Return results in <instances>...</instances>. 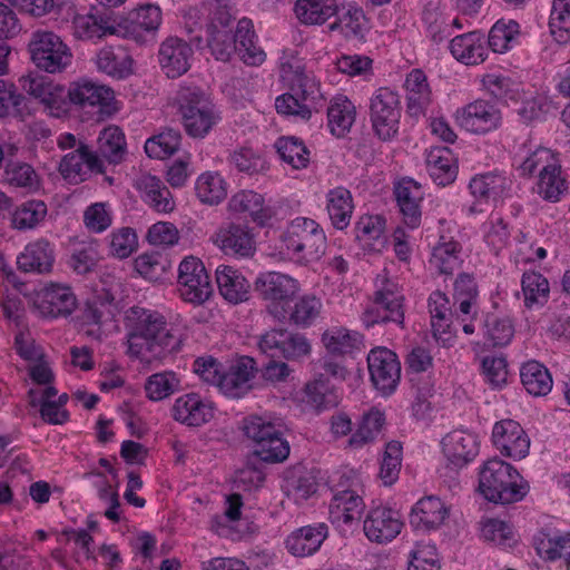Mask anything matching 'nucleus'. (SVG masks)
<instances>
[{
	"instance_id": "obj_1",
	"label": "nucleus",
	"mask_w": 570,
	"mask_h": 570,
	"mask_svg": "<svg viewBox=\"0 0 570 570\" xmlns=\"http://www.w3.org/2000/svg\"><path fill=\"white\" fill-rule=\"evenodd\" d=\"M124 325L130 357L149 363L180 350V335L158 311L132 306L125 314Z\"/></svg>"
},
{
	"instance_id": "obj_2",
	"label": "nucleus",
	"mask_w": 570,
	"mask_h": 570,
	"mask_svg": "<svg viewBox=\"0 0 570 570\" xmlns=\"http://www.w3.org/2000/svg\"><path fill=\"white\" fill-rule=\"evenodd\" d=\"M479 491L488 501L510 504L528 494L529 484L511 464L493 458L480 468Z\"/></svg>"
},
{
	"instance_id": "obj_3",
	"label": "nucleus",
	"mask_w": 570,
	"mask_h": 570,
	"mask_svg": "<svg viewBox=\"0 0 570 570\" xmlns=\"http://www.w3.org/2000/svg\"><path fill=\"white\" fill-rule=\"evenodd\" d=\"M404 294L396 279L386 271L376 275L372 303L361 315L362 324L371 328L381 323H394L401 327L404 324Z\"/></svg>"
},
{
	"instance_id": "obj_4",
	"label": "nucleus",
	"mask_w": 570,
	"mask_h": 570,
	"mask_svg": "<svg viewBox=\"0 0 570 570\" xmlns=\"http://www.w3.org/2000/svg\"><path fill=\"white\" fill-rule=\"evenodd\" d=\"M240 429L253 444V454L259 460L278 463L288 458L291 448L279 423L267 416L252 414L242 420Z\"/></svg>"
},
{
	"instance_id": "obj_5",
	"label": "nucleus",
	"mask_w": 570,
	"mask_h": 570,
	"mask_svg": "<svg viewBox=\"0 0 570 570\" xmlns=\"http://www.w3.org/2000/svg\"><path fill=\"white\" fill-rule=\"evenodd\" d=\"M177 104L186 132L193 138H205L220 121V114L210 98L197 87H181Z\"/></svg>"
},
{
	"instance_id": "obj_6",
	"label": "nucleus",
	"mask_w": 570,
	"mask_h": 570,
	"mask_svg": "<svg viewBox=\"0 0 570 570\" xmlns=\"http://www.w3.org/2000/svg\"><path fill=\"white\" fill-rule=\"evenodd\" d=\"M282 248L291 258L298 261L318 259L326 249L323 227L308 217H296L289 222L279 237Z\"/></svg>"
},
{
	"instance_id": "obj_7",
	"label": "nucleus",
	"mask_w": 570,
	"mask_h": 570,
	"mask_svg": "<svg viewBox=\"0 0 570 570\" xmlns=\"http://www.w3.org/2000/svg\"><path fill=\"white\" fill-rule=\"evenodd\" d=\"M254 288L267 312L283 322L287 316V307L301 291V285L288 274L271 271L257 275Z\"/></svg>"
},
{
	"instance_id": "obj_8",
	"label": "nucleus",
	"mask_w": 570,
	"mask_h": 570,
	"mask_svg": "<svg viewBox=\"0 0 570 570\" xmlns=\"http://www.w3.org/2000/svg\"><path fill=\"white\" fill-rule=\"evenodd\" d=\"M370 120L374 135L391 141L399 135L402 106L400 95L389 87L377 88L370 98Z\"/></svg>"
},
{
	"instance_id": "obj_9",
	"label": "nucleus",
	"mask_w": 570,
	"mask_h": 570,
	"mask_svg": "<svg viewBox=\"0 0 570 570\" xmlns=\"http://www.w3.org/2000/svg\"><path fill=\"white\" fill-rule=\"evenodd\" d=\"M32 62L49 73L61 72L72 62V52L52 31L37 30L29 42Z\"/></svg>"
},
{
	"instance_id": "obj_10",
	"label": "nucleus",
	"mask_w": 570,
	"mask_h": 570,
	"mask_svg": "<svg viewBox=\"0 0 570 570\" xmlns=\"http://www.w3.org/2000/svg\"><path fill=\"white\" fill-rule=\"evenodd\" d=\"M281 78L288 83L299 99L308 105L311 109H317L325 100L320 81L314 73L307 71L302 61L294 55L283 52L279 58Z\"/></svg>"
},
{
	"instance_id": "obj_11",
	"label": "nucleus",
	"mask_w": 570,
	"mask_h": 570,
	"mask_svg": "<svg viewBox=\"0 0 570 570\" xmlns=\"http://www.w3.org/2000/svg\"><path fill=\"white\" fill-rule=\"evenodd\" d=\"M177 274V291L184 302L202 305L210 298L213 294L210 276L199 258L185 257L178 265Z\"/></svg>"
},
{
	"instance_id": "obj_12",
	"label": "nucleus",
	"mask_w": 570,
	"mask_h": 570,
	"mask_svg": "<svg viewBox=\"0 0 570 570\" xmlns=\"http://www.w3.org/2000/svg\"><path fill=\"white\" fill-rule=\"evenodd\" d=\"M456 125L474 135H487L502 125L500 108L490 100L476 99L454 112Z\"/></svg>"
},
{
	"instance_id": "obj_13",
	"label": "nucleus",
	"mask_w": 570,
	"mask_h": 570,
	"mask_svg": "<svg viewBox=\"0 0 570 570\" xmlns=\"http://www.w3.org/2000/svg\"><path fill=\"white\" fill-rule=\"evenodd\" d=\"M104 170V160L82 141H79L75 150L66 154L58 166L61 177L72 185L81 184L92 174H102Z\"/></svg>"
},
{
	"instance_id": "obj_14",
	"label": "nucleus",
	"mask_w": 570,
	"mask_h": 570,
	"mask_svg": "<svg viewBox=\"0 0 570 570\" xmlns=\"http://www.w3.org/2000/svg\"><path fill=\"white\" fill-rule=\"evenodd\" d=\"M370 377L383 395L392 394L401 379V364L397 355L387 347L377 346L367 355Z\"/></svg>"
},
{
	"instance_id": "obj_15",
	"label": "nucleus",
	"mask_w": 570,
	"mask_h": 570,
	"mask_svg": "<svg viewBox=\"0 0 570 570\" xmlns=\"http://www.w3.org/2000/svg\"><path fill=\"white\" fill-rule=\"evenodd\" d=\"M21 88L38 99L51 116L60 117L68 110V91L45 76L27 75L19 79Z\"/></svg>"
},
{
	"instance_id": "obj_16",
	"label": "nucleus",
	"mask_w": 570,
	"mask_h": 570,
	"mask_svg": "<svg viewBox=\"0 0 570 570\" xmlns=\"http://www.w3.org/2000/svg\"><path fill=\"white\" fill-rule=\"evenodd\" d=\"M403 525L399 511L381 505L368 511L363 522V530L371 542L385 544L401 533Z\"/></svg>"
},
{
	"instance_id": "obj_17",
	"label": "nucleus",
	"mask_w": 570,
	"mask_h": 570,
	"mask_svg": "<svg viewBox=\"0 0 570 570\" xmlns=\"http://www.w3.org/2000/svg\"><path fill=\"white\" fill-rule=\"evenodd\" d=\"M492 443L503 455L513 460L525 458L530 449V439L523 428L514 420H501L493 425Z\"/></svg>"
},
{
	"instance_id": "obj_18",
	"label": "nucleus",
	"mask_w": 570,
	"mask_h": 570,
	"mask_svg": "<svg viewBox=\"0 0 570 570\" xmlns=\"http://www.w3.org/2000/svg\"><path fill=\"white\" fill-rule=\"evenodd\" d=\"M77 306V298L68 285L50 283L39 291L35 307L43 317L58 318L69 316Z\"/></svg>"
},
{
	"instance_id": "obj_19",
	"label": "nucleus",
	"mask_w": 570,
	"mask_h": 570,
	"mask_svg": "<svg viewBox=\"0 0 570 570\" xmlns=\"http://www.w3.org/2000/svg\"><path fill=\"white\" fill-rule=\"evenodd\" d=\"M453 228L444 220L440 222L439 238L432 247L430 265L440 274L452 275L461 267L462 245L455 240Z\"/></svg>"
},
{
	"instance_id": "obj_20",
	"label": "nucleus",
	"mask_w": 570,
	"mask_h": 570,
	"mask_svg": "<svg viewBox=\"0 0 570 570\" xmlns=\"http://www.w3.org/2000/svg\"><path fill=\"white\" fill-rule=\"evenodd\" d=\"M228 208L234 214H245L261 227L272 226L277 220L275 206L265 204L261 194L253 190H240L232 196Z\"/></svg>"
},
{
	"instance_id": "obj_21",
	"label": "nucleus",
	"mask_w": 570,
	"mask_h": 570,
	"mask_svg": "<svg viewBox=\"0 0 570 570\" xmlns=\"http://www.w3.org/2000/svg\"><path fill=\"white\" fill-rule=\"evenodd\" d=\"M442 451L450 463L462 468L479 454V436L469 430L456 429L449 432L441 441Z\"/></svg>"
},
{
	"instance_id": "obj_22",
	"label": "nucleus",
	"mask_w": 570,
	"mask_h": 570,
	"mask_svg": "<svg viewBox=\"0 0 570 570\" xmlns=\"http://www.w3.org/2000/svg\"><path fill=\"white\" fill-rule=\"evenodd\" d=\"M364 508L363 498L353 485L335 489L328 504L330 520L338 528L351 525L361 519Z\"/></svg>"
},
{
	"instance_id": "obj_23",
	"label": "nucleus",
	"mask_w": 570,
	"mask_h": 570,
	"mask_svg": "<svg viewBox=\"0 0 570 570\" xmlns=\"http://www.w3.org/2000/svg\"><path fill=\"white\" fill-rule=\"evenodd\" d=\"M193 55L194 51L188 42L177 37H169L160 43L158 62L164 73L175 79L189 70Z\"/></svg>"
},
{
	"instance_id": "obj_24",
	"label": "nucleus",
	"mask_w": 570,
	"mask_h": 570,
	"mask_svg": "<svg viewBox=\"0 0 570 570\" xmlns=\"http://www.w3.org/2000/svg\"><path fill=\"white\" fill-rule=\"evenodd\" d=\"M214 244L225 254L235 257H250L256 250L254 234L247 226L229 224L220 227L213 236Z\"/></svg>"
},
{
	"instance_id": "obj_25",
	"label": "nucleus",
	"mask_w": 570,
	"mask_h": 570,
	"mask_svg": "<svg viewBox=\"0 0 570 570\" xmlns=\"http://www.w3.org/2000/svg\"><path fill=\"white\" fill-rule=\"evenodd\" d=\"M171 415L184 425L202 426L214 417V406L197 393H186L175 400Z\"/></svg>"
},
{
	"instance_id": "obj_26",
	"label": "nucleus",
	"mask_w": 570,
	"mask_h": 570,
	"mask_svg": "<svg viewBox=\"0 0 570 570\" xmlns=\"http://www.w3.org/2000/svg\"><path fill=\"white\" fill-rule=\"evenodd\" d=\"M533 547L543 561L561 560L570 570V531L542 529L533 537Z\"/></svg>"
},
{
	"instance_id": "obj_27",
	"label": "nucleus",
	"mask_w": 570,
	"mask_h": 570,
	"mask_svg": "<svg viewBox=\"0 0 570 570\" xmlns=\"http://www.w3.org/2000/svg\"><path fill=\"white\" fill-rule=\"evenodd\" d=\"M432 334L443 346L451 345L454 340L452 331V304L445 293L434 291L428 298Z\"/></svg>"
},
{
	"instance_id": "obj_28",
	"label": "nucleus",
	"mask_w": 570,
	"mask_h": 570,
	"mask_svg": "<svg viewBox=\"0 0 570 570\" xmlns=\"http://www.w3.org/2000/svg\"><path fill=\"white\" fill-rule=\"evenodd\" d=\"M55 261V245L46 238H38L28 243L17 256V266L23 273L48 274Z\"/></svg>"
},
{
	"instance_id": "obj_29",
	"label": "nucleus",
	"mask_w": 570,
	"mask_h": 570,
	"mask_svg": "<svg viewBox=\"0 0 570 570\" xmlns=\"http://www.w3.org/2000/svg\"><path fill=\"white\" fill-rule=\"evenodd\" d=\"M328 532V525L325 522L301 527L287 537L285 541L286 549L295 557L313 556L327 539Z\"/></svg>"
},
{
	"instance_id": "obj_30",
	"label": "nucleus",
	"mask_w": 570,
	"mask_h": 570,
	"mask_svg": "<svg viewBox=\"0 0 570 570\" xmlns=\"http://www.w3.org/2000/svg\"><path fill=\"white\" fill-rule=\"evenodd\" d=\"M395 197L404 224L414 229L421 224V202L424 197L422 186L412 178H403L395 186Z\"/></svg>"
},
{
	"instance_id": "obj_31",
	"label": "nucleus",
	"mask_w": 570,
	"mask_h": 570,
	"mask_svg": "<svg viewBox=\"0 0 570 570\" xmlns=\"http://www.w3.org/2000/svg\"><path fill=\"white\" fill-rule=\"evenodd\" d=\"M450 51L458 61L466 66H476L487 60L489 47L484 33L474 30L454 37L450 41Z\"/></svg>"
},
{
	"instance_id": "obj_32",
	"label": "nucleus",
	"mask_w": 570,
	"mask_h": 570,
	"mask_svg": "<svg viewBox=\"0 0 570 570\" xmlns=\"http://www.w3.org/2000/svg\"><path fill=\"white\" fill-rule=\"evenodd\" d=\"M254 360L245 357L232 365L227 371H223L218 390L227 397L240 399L252 389L254 379Z\"/></svg>"
},
{
	"instance_id": "obj_33",
	"label": "nucleus",
	"mask_w": 570,
	"mask_h": 570,
	"mask_svg": "<svg viewBox=\"0 0 570 570\" xmlns=\"http://www.w3.org/2000/svg\"><path fill=\"white\" fill-rule=\"evenodd\" d=\"M404 88L409 116L413 118L424 116L432 104V91L424 71L411 70L405 78Z\"/></svg>"
},
{
	"instance_id": "obj_34",
	"label": "nucleus",
	"mask_w": 570,
	"mask_h": 570,
	"mask_svg": "<svg viewBox=\"0 0 570 570\" xmlns=\"http://www.w3.org/2000/svg\"><path fill=\"white\" fill-rule=\"evenodd\" d=\"M219 294L225 301L237 305L250 296V283L244 274L229 265H219L215 272Z\"/></svg>"
},
{
	"instance_id": "obj_35",
	"label": "nucleus",
	"mask_w": 570,
	"mask_h": 570,
	"mask_svg": "<svg viewBox=\"0 0 570 570\" xmlns=\"http://www.w3.org/2000/svg\"><path fill=\"white\" fill-rule=\"evenodd\" d=\"M235 55L246 65L258 67L266 60V52L258 43V36L255 32L253 21L242 18L236 26V51Z\"/></svg>"
},
{
	"instance_id": "obj_36",
	"label": "nucleus",
	"mask_w": 570,
	"mask_h": 570,
	"mask_svg": "<svg viewBox=\"0 0 570 570\" xmlns=\"http://www.w3.org/2000/svg\"><path fill=\"white\" fill-rule=\"evenodd\" d=\"M425 168L438 186H449L456 179L458 163L448 147H432L425 157Z\"/></svg>"
},
{
	"instance_id": "obj_37",
	"label": "nucleus",
	"mask_w": 570,
	"mask_h": 570,
	"mask_svg": "<svg viewBox=\"0 0 570 570\" xmlns=\"http://www.w3.org/2000/svg\"><path fill=\"white\" fill-rule=\"evenodd\" d=\"M449 511L436 497L429 495L419 500L412 508L410 523L421 531L438 529L446 519Z\"/></svg>"
},
{
	"instance_id": "obj_38",
	"label": "nucleus",
	"mask_w": 570,
	"mask_h": 570,
	"mask_svg": "<svg viewBox=\"0 0 570 570\" xmlns=\"http://www.w3.org/2000/svg\"><path fill=\"white\" fill-rule=\"evenodd\" d=\"M141 198L158 213H170L175 208L174 197L164 181L154 175L141 174L135 184Z\"/></svg>"
},
{
	"instance_id": "obj_39",
	"label": "nucleus",
	"mask_w": 570,
	"mask_h": 570,
	"mask_svg": "<svg viewBox=\"0 0 570 570\" xmlns=\"http://www.w3.org/2000/svg\"><path fill=\"white\" fill-rule=\"evenodd\" d=\"M69 101L80 108H107L114 100V91L106 86L83 80L75 82L68 89Z\"/></svg>"
},
{
	"instance_id": "obj_40",
	"label": "nucleus",
	"mask_w": 570,
	"mask_h": 570,
	"mask_svg": "<svg viewBox=\"0 0 570 570\" xmlns=\"http://www.w3.org/2000/svg\"><path fill=\"white\" fill-rule=\"evenodd\" d=\"M511 187V179L500 171L474 175L469 183L471 195L480 203L497 200Z\"/></svg>"
},
{
	"instance_id": "obj_41",
	"label": "nucleus",
	"mask_w": 570,
	"mask_h": 570,
	"mask_svg": "<svg viewBox=\"0 0 570 570\" xmlns=\"http://www.w3.org/2000/svg\"><path fill=\"white\" fill-rule=\"evenodd\" d=\"M96 66L108 76L124 79L132 73L134 59L122 46H106L97 52Z\"/></svg>"
},
{
	"instance_id": "obj_42",
	"label": "nucleus",
	"mask_w": 570,
	"mask_h": 570,
	"mask_svg": "<svg viewBox=\"0 0 570 570\" xmlns=\"http://www.w3.org/2000/svg\"><path fill=\"white\" fill-rule=\"evenodd\" d=\"M321 341L328 354L337 356L352 354L364 347L363 334L343 326L326 328L322 334Z\"/></svg>"
},
{
	"instance_id": "obj_43",
	"label": "nucleus",
	"mask_w": 570,
	"mask_h": 570,
	"mask_svg": "<svg viewBox=\"0 0 570 570\" xmlns=\"http://www.w3.org/2000/svg\"><path fill=\"white\" fill-rule=\"evenodd\" d=\"M385 425L383 411L372 407L357 422L356 430L347 439V448L360 450L376 441Z\"/></svg>"
},
{
	"instance_id": "obj_44",
	"label": "nucleus",
	"mask_w": 570,
	"mask_h": 570,
	"mask_svg": "<svg viewBox=\"0 0 570 570\" xmlns=\"http://www.w3.org/2000/svg\"><path fill=\"white\" fill-rule=\"evenodd\" d=\"M326 212L334 228L345 229L354 210V203L351 191L342 186L330 189L325 196Z\"/></svg>"
},
{
	"instance_id": "obj_45",
	"label": "nucleus",
	"mask_w": 570,
	"mask_h": 570,
	"mask_svg": "<svg viewBox=\"0 0 570 570\" xmlns=\"http://www.w3.org/2000/svg\"><path fill=\"white\" fill-rule=\"evenodd\" d=\"M520 379L524 390L535 397L548 395L553 386L551 373L542 363L535 360L521 365Z\"/></svg>"
},
{
	"instance_id": "obj_46",
	"label": "nucleus",
	"mask_w": 570,
	"mask_h": 570,
	"mask_svg": "<svg viewBox=\"0 0 570 570\" xmlns=\"http://www.w3.org/2000/svg\"><path fill=\"white\" fill-rule=\"evenodd\" d=\"M355 117V106L347 97L337 96L331 100L327 108V126L333 136L344 137L351 130Z\"/></svg>"
},
{
	"instance_id": "obj_47",
	"label": "nucleus",
	"mask_w": 570,
	"mask_h": 570,
	"mask_svg": "<svg viewBox=\"0 0 570 570\" xmlns=\"http://www.w3.org/2000/svg\"><path fill=\"white\" fill-rule=\"evenodd\" d=\"M323 303L320 297L314 294H304L299 296L294 304L287 307V316L285 321L291 324L307 328L316 323L321 316Z\"/></svg>"
},
{
	"instance_id": "obj_48",
	"label": "nucleus",
	"mask_w": 570,
	"mask_h": 570,
	"mask_svg": "<svg viewBox=\"0 0 570 570\" xmlns=\"http://www.w3.org/2000/svg\"><path fill=\"white\" fill-rule=\"evenodd\" d=\"M206 33L212 56L218 61H229L236 51V30L233 32L227 26L210 23Z\"/></svg>"
},
{
	"instance_id": "obj_49",
	"label": "nucleus",
	"mask_w": 570,
	"mask_h": 570,
	"mask_svg": "<svg viewBox=\"0 0 570 570\" xmlns=\"http://www.w3.org/2000/svg\"><path fill=\"white\" fill-rule=\"evenodd\" d=\"M521 291L524 306L529 309L540 308L550 297V284L539 272L528 271L521 277Z\"/></svg>"
},
{
	"instance_id": "obj_50",
	"label": "nucleus",
	"mask_w": 570,
	"mask_h": 570,
	"mask_svg": "<svg viewBox=\"0 0 570 570\" xmlns=\"http://www.w3.org/2000/svg\"><path fill=\"white\" fill-rule=\"evenodd\" d=\"M484 344L491 347H504L514 336V325L507 316L489 313L482 323Z\"/></svg>"
},
{
	"instance_id": "obj_51",
	"label": "nucleus",
	"mask_w": 570,
	"mask_h": 570,
	"mask_svg": "<svg viewBox=\"0 0 570 570\" xmlns=\"http://www.w3.org/2000/svg\"><path fill=\"white\" fill-rule=\"evenodd\" d=\"M228 184L218 171H205L195 181V194L206 205H218L227 196Z\"/></svg>"
},
{
	"instance_id": "obj_52",
	"label": "nucleus",
	"mask_w": 570,
	"mask_h": 570,
	"mask_svg": "<svg viewBox=\"0 0 570 570\" xmlns=\"http://www.w3.org/2000/svg\"><path fill=\"white\" fill-rule=\"evenodd\" d=\"M520 24L515 20H498L490 29L487 46L495 53H505L518 45Z\"/></svg>"
},
{
	"instance_id": "obj_53",
	"label": "nucleus",
	"mask_w": 570,
	"mask_h": 570,
	"mask_svg": "<svg viewBox=\"0 0 570 570\" xmlns=\"http://www.w3.org/2000/svg\"><path fill=\"white\" fill-rule=\"evenodd\" d=\"M73 36L80 40L100 39L106 35H114L116 28L102 16L94 13H78L72 21Z\"/></svg>"
},
{
	"instance_id": "obj_54",
	"label": "nucleus",
	"mask_w": 570,
	"mask_h": 570,
	"mask_svg": "<svg viewBox=\"0 0 570 570\" xmlns=\"http://www.w3.org/2000/svg\"><path fill=\"white\" fill-rule=\"evenodd\" d=\"M337 13L335 0H297L295 14L304 24H322Z\"/></svg>"
},
{
	"instance_id": "obj_55",
	"label": "nucleus",
	"mask_w": 570,
	"mask_h": 570,
	"mask_svg": "<svg viewBox=\"0 0 570 570\" xmlns=\"http://www.w3.org/2000/svg\"><path fill=\"white\" fill-rule=\"evenodd\" d=\"M331 29L338 30L346 39L362 40L368 30V26L363 10L350 6L331 24Z\"/></svg>"
},
{
	"instance_id": "obj_56",
	"label": "nucleus",
	"mask_w": 570,
	"mask_h": 570,
	"mask_svg": "<svg viewBox=\"0 0 570 570\" xmlns=\"http://www.w3.org/2000/svg\"><path fill=\"white\" fill-rule=\"evenodd\" d=\"M306 401L316 411H325L338 405L341 395L338 390L323 377L306 384Z\"/></svg>"
},
{
	"instance_id": "obj_57",
	"label": "nucleus",
	"mask_w": 570,
	"mask_h": 570,
	"mask_svg": "<svg viewBox=\"0 0 570 570\" xmlns=\"http://www.w3.org/2000/svg\"><path fill=\"white\" fill-rule=\"evenodd\" d=\"M180 389V379L173 371L151 374L145 382V393L148 400L163 401Z\"/></svg>"
},
{
	"instance_id": "obj_58",
	"label": "nucleus",
	"mask_w": 570,
	"mask_h": 570,
	"mask_svg": "<svg viewBox=\"0 0 570 570\" xmlns=\"http://www.w3.org/2000/svg\"><path fill=\"white\" fill-rule=\"evenodd\" d=\"M480 537L487 542L499 547H512L517 540L512 525L497 518H483L479 522Z\"/></svg>"
},
{
	"instance_id": "obj_59",
	"label": "nucleus",
	"mask_w": 570,
	"mask_h": 570,
	"mask_svg": "<svg viewBox=\"0 0 570 570\" xmlns=\"http://www.w3.org/2000/svg\"><path fill=\"white\" fill-rule=\"evenodd\" d=\"M275 146L282 160L293 169L306 168L309 164V150L306 148L303 140L293 136L281 137L277 139Z\"/></svg>"
},
{
	"instance_id": "obj_60",
	"label": "nucleus",
	"mask_w": 570,
	"mask_h": 570,
	"mask_svg": "<svg viewBox=\"0 0 570 570\" xmlns=\"http://www.w3.org/2000/svg\"><path fill=\"white\" fill-rule=\"evenodd\" d=\"M428 36L436 43L451 36L450 16L439 6L429 3L422 13Z\"/></svg>"
},
{
	"instance_id": "obj_61",
	"label": "nucleus",
	"mask_w": 570,
	"mask_h": 570,
	"mask_svg": "<svg viewBox=\"0 0 570 570\" xmlns=\"http://www.w3.org/2000/svg\"><path fill=\"white\" fill-rule=\"evenodd\" d=\"M180 132L175 129H165L158 135L148 138L145 151L150 158L165 159L175 154L180 145Z\"/></svg>"
},
{
	"instance_id": "obj_62",
	"label": "nucleus",
	"mask_w": 570,
	"mask_h": 570,
	"mask_svg": "<svg viewBox=\"0 0 570 570\" xmlns=\"http://www.w3.org/2000/svg\"><path fill=\"white\" fill-rule=\"evenodd\" d=\"M549 29L558 43L570 41V0H553L549 17Z\"/></svg>"
},
{
	"instance_id": "obj_63",
	"label": "nucleus",
	"mask_w": 570,
	"mask_h": 570,
	"mask_svg": "<svg viewBox=\"0 0 570 570\" xmlns=\"http://www.w3.org/2000/svg\"><path fill=\"white\" fill-rule=\"evenodd\" d=\"M47 206L41 200H28L12 213L11 226L18 230L32 229L45 219Z\"/></svg>"
},
{
	"instance_id": "obj_64",
	"label": "nucleus",
	"mask_w": 570,
	"mask_h": 570,
	"mask_svg": "<svg viewBox=\"0 0 570 570\" xmlns=\"http://www.w3.org/2000/svg\"><path fill=\"white\" fill-rule=\"evenodd\" d=\"M6 181L27 193H35L40 188V177L33 167L26 163H10L4 169Z\"/></svg>"
}]
</instances>
